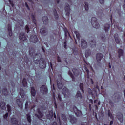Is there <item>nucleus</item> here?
<instances>
[{
  "mask_svg": "<svg viewBox=\"0 0 125 125\" xmlns=\"http://www.w3.org/2000/svg\"><path fill=\"white\" fill-rule=\"evenodd\" d=\"M76 98H78V99H82V98L83 96H82V94L81 93V92L78 91L76 95Z\"/></svg>",
  "mask_w": 125,
  "mask_h": 125,
  "instance_id": "7c9ffc66",
  "label": "nucleus"
},
{
  "mask_svg": "<svg viewBox=\"0 0 125 125\" xmlns=\"http://www.w3.org/2000/svg\"><path fill=\"white\" fill-rule=\"evenodd\" d=\"M2 93L5 96H7V95H8V92H7V89H6V88H3L2 89Z\"/></svg>",
  "mask_w": 125,
  "mask_h": 125,
  "instance_id": "bb28decb",
  "label": "nucleus"
},
{
  "mask_svg": "<svg viewBox=\"0 0 125 125\" xmlns=\"http://www.w3.org/2000/svg\"><path fill=\"white\" fill-rule=\"evenodd\" d=\"M91 23L93 28H95V29H98V28L100 27L99 23L97 22V19L95 17L92 18Z\"/></svg>",
  "mask_w": 125,
  "mask_h": 125,
  "instance_id": "f257e3e1",
  "label": "nucleus"
},
{
  "mask_svg": "<svg viewBox=\"0 0 125 125\" xmlns=\"http://www.w3.org/2000/svg\"><path fill=\"white\" fill-rule=\"evenodd\" d=\"M102 58H103V55H102V54L99 53L97 54L96 59L98 63V62L99 63V62L101 61V59H102Z\"/></svg>",
  "mask_w": 125,
  "mask_h": 125,
  "instance_id": "2eb2a0df",
  "label": "nucleus"
},
{
  "mask_svg": "<svg viewBox=\"0 0 125 125\" xmlns=\"http://www.w3.org/2000/svg\"><path fill=\"white\" fill-rule=\"evenodd\" d=\"M62 119L64 122H66L67 121V117H66V115L65 114H62Z\"/></svg>",
  "mask_w": 125,
  "mask_h": 125,
  "instance_id": "79ce46f5",
  "label": "nucleus"
},
{
  "mask_svg": "<svg viewBox=\"0 0 125 125\" xmlns=\"http://www.w3.org/2000/svg\"><path fill=\"white\" fill-rule=\"evenodd\" d=\"M8 31L9 33V36H10V37H11V36H12V31L11 29V25L10 24L8 25Z\"/></svg>",
  "mask_w": 125,
  "mask_h": 125,
  "instance_id": "4be33fe9",
  "label": "nucleus"
},
{
  "mask_svg": "<svg viewBox=\"0 0 125 125\" xmlns=\"http://www.w3.org/2000/svg\"><path fill=\"white\" fill-rule=\"evenodd\" d=\"M85 4V9L86 11H87V10H88V3H87V2H85L84 3Z\"/></svg>",
  "mask_w": 125,
  "mask_h": 125,
  "instance_id": "09e8293b",
  "label": "nucleus"
},
{
  "mask_svg": "<svg viewBox=\"0 0 125 125\" xmlns=\"http://www.w3.org/2000/svg\"><path fill=\"white\" fill-rule=\"evenodd\" d=\"M16 102L19 108H20L21 109H22V108H23V102L20 101V99H17Z\"/></svg>",
  "mask_w": 125,
  "mask_h": 125,
  "instance_id": "9d476101",
  "label": "nucleus"
},
{
  "mask_svg": "<svg viewBox=\"0 0 125 125\" xmlns=\"http://www.w3.org/2000/svg\"><path fill=\"white\" fill-rule=\"evenodd\" d=\"M103 13V10H102V8H99L97 11V15L99 17H101L102 16V14Z\"/></svg>",
  "mask_w": 125,
  "mask_h": 125,
  "instance_id": "4468645a",
  "label": "nucleus"
},
{
  "mask_svg": "<svg viewBox=\"0 0 125 125\" xmlns=\"http://www.w3.org/2000/svg\"><path fill=\"white\" fill-rule=\"evenodd\" d=\"M40 91L43 94H46L48 92L47 87L46 85H42L40 88Z\"/></svg>",
  "mask_w": 125,
  "mask_h": 125,
  "instance_id": "7ed1b4c3",
  "label": "nucleus"
},
{
  "mask_svg": "<svg viewBox=\"0 0 125 125\" xmlns=\"http://www.w3.org/2000/svg\"><path fill=\"white\" fill-rule=\"evenodd\" d=\"M31 93L32 96L35 97L36 96V90L34 87H32L31 88Z\"/></svg>",
  "mask_w": 125,
  "mask_h": 125,
  "instance_id": "c85d7f7f",
  "label": "nucleus"
},
{
  "mask_svg": "<svg viewBox=\"0 0 125 125\" xmlns=\"http://www.w3.org/2000/svg\"><path fill=\"white\" fill-rule=\"evenodd\" d=\"M68 75L70 76L71 78L72 79V81H75V79L74 78V75H73V73L71 72H68Z\"/></svg>",
  "mask_w": 125,
  "mask_h": 125,
  "instance_id": "49530a36",
  "label": "nucleus"
},
{
  "mask_svg": "<svg viewBox=\"0 0 125 125\" xmlns=\"http://www.w3.org/2000/svg\"><path fill=\"white\" fill-rule=\"evenodd\" d=\"M101 4H104V0H99Z\"/></svg>",
  "mask_w": 125,
  "mask_h": 125,
  "instance_id": "6e6d98bb",
  "label": "nucleus"
},
{
  "mask_svg": "<svg viewBox=\"0 0 125 125\" xmlns=\"http://www.w3.org/2000/svg\"><path fill=\"white\" fill-rule=\"evenodd\" d=\"M88 91H89V94H92V91L91 90V89H88Z\"/></svg>",
  "mask_w": 125,
  "mask_h": 125,
  "instance_id": "052dcab7",
  "label": "nucleus"
},
{
  "mask_svg": "<svg viewBox=\"0 0 125 125\" xmlns=\"http://www.w3.org/2000/svg\"><path fill=\"white\" fill-rule=\"evenodd\" d=\"M11 123H12V125H19L18 124L17 119H16V118H12L11 119Z\"/></svg>",
  "mask_w": 125,
  "mask_h": 125,
  "instance_id": "a211bd4d",
  "label": "nucleus"
},
{
  "mask_svg": "<svg viewBox=\"0 0 125 125\" xmlns=\"http://www.w3.org/2000/svg\"><path fill=\"white\" fill-rule=\"evenodd\" d=\"M4 119H7V117H8V113H6L5 115H4Z\"/></svg>",
  "mask_w": 125,
  "mask_h": 125,
  "instance_id": "864d4df0",
  "label": "nucleus"
},
{
  "mask_svg": "<svg viewBox=\"0 0 125 125\" xmlns=\"http://www.w3.org/2000/svg\"><path fill=\"white\" fill-rule=\"evenodd\" d=\"M80 88L81 90L82 91V92H84V91L83 90V83H81L80 84Z\"/></svg>",
  "mask_w": 125,
  "mask_h": 125,
  "instance_id": "37998d69",
  "label": "nucleus"
},
{
  "mask_svg": "<svg viewBox=\"0 0 125 125\" xmlns=\"http://www.w3.org/2000/svg\"><path fill=\"white\" fill-rule=\"evenodd\" d=\"M108 116L110 117V119L112 120H114V116H113V114L111 113V111L110 110H108Z\"/></svg>",
  "mask_w": 125,
  "mask_h": 125,
  "instance_id": "e433bc0d",
  "label": "nucleus"
},
{
  "mask_svg": "<svg viewBox=\"0 0 125 125\" xmlns=\"http://www.w3.org/2000/svg\"><path fill=\"white\" fill-rule=\"evenodd\" d=\"M114 38L116 43H120V38H119V36L118 35V34H115L114 35Z\"/></svg>",
  "mask_w": 125,
  "mask_h": 125,
  "instance_id": "a878e982",
  "label": "nucleus"
},
{
  "mask_svg": "<svg viewBox=\"0 0 125 125\" xmlns=\"http://www.w3.org/2000/svg\"><path fill=\"white\" fill-rule=\"evenodd\" d=\"M58 120H59V122L60 123V125H63V124H62V123H61V121H60V118L59 117L58 118Z\"/></svg>",
  "mask_w": 125,
  "mask_h": 125,
  "instance_id": "0e129e2a",
  "label": "nucleus"
},
{
  "mask_svg": "<svg viewBox=\"0 0 125 125\" xmlns=\"http://www.w3.org/2000/svg\"><path fill=\"white\" fill-rule=\"evenodd\" d=\"M110 27H111V25L109 24H106L104 25V29L106 33H107V32H109V29H110Z\"/></svg>",
  "mask_w": 125,
  "mask_h": 125,
  "instance_id": "b1692460",
  "label": "nucleus"
},
{
  "mask_svg": "<svg viewBox=\"0 0 125 125\" xmlns=\"http://www.w3.org/2000/svg\"><path fill=\"white\" fill-rule=\"evenodd\" d=\"M89 43H90V46H91V47H95L96 43H95V41L94 40H91Z\"/></svg>",
  "mask_w": 125,
  "mask_h": 125,
  "instance_id": "cd10ccee",
  "label": "nucleus"
},
{
  "mask_svg": "<svg viewBox=\"0 0 125 125\" xmlns=\"http://www.w3.org/2000/svg\"><path fill=\"white\" fill-rule=\"evenodd\" d=\"M30 41L31 42L36 43L39 41V39H38L37 35H33L30 36Z\"/></svg>",
  "mask_w": 125,
  "mask_h": 125,
  "instance_id": "39448f33",
  "label": "nucleus"
},
{
  "mask_svg": "<svg viewBox=\"0 0 125 125\" xmlns=\"http://www.w3.org/2000/svg\"><path fill=\"white\" fill-rule=\"evenodd\" d=\"M39 66L41 69L46 68V62L43 60L42 62L39 63Z\"/></svg>",
  "mask_w": 125,
  "mask_h": 125,
  "instance_id": "1a4fd4ad",
  "label": "nucleus"
},
{
  "mask_svg": "<svg viewBox=\"0 0 125 125\" xmlns=\"http://www.w3.org/2000/svg\"><path fill=\"white\" fill-rule=\"evenodd\" d=\"M41 110H42V111L45 110V105H43V106L41 107L40 109H38V114H36L35 116L38 119H40V118H42V117L43 116V114L42 112L41 111Z\"/></svg>",
  "mask_w": 125,
  "mask_h": 125,
  "instance_id": "f03ea898",
  "label": "nucleus"
},
{
  "mask_svg": "<svg viewBox=\"0 0 125 125\" xmlns=\"http://www.w3.org/2000/svg\"><path fill=\"white\" fill-rule=\"evenodd\" d=\"M69 120H70V123H72V124H75V123L77 122V119L73 115H70Z\"/></svg>",
  "mask_w": 125,
  "mask_h": 125,
  "instance_id": "dca6fc26",
  "label": "nucleus"
},
{
  "mask_svg": "<svg viewBox=\"0 0 125 125\" xmlns=\"http://www.w3.org/2000/svg\"><path fill=\"white\" fill-rule=\"evenodd\" d=\"M25 6H26V7H27V9H28V10H30V8L29 7V6L28 5V4L27 3V2H25Z\"/></svg>",
  "mask_w": 125,
  "mask_h": 125,
  "instance_id": "13d9d810",
  "label": "nucleus"
},
{
  "mask_svg": "<svg viewBox=\"0 0 125 125\" xmlns=\"http://www.w3.org/2000/svg\"><path fill=\"white\" fill-rule=\"evenodd\" d=\"M101 39L103 41V42H105V40H106V37H105V35L102 34L101 36Z\"/></svg>",
  "mask_w": 125,
  "mask_h": 125,
  "instance_id": "de8ad7c7",
  "label": "nucleus"
},
{
  "mask_svg": "<svg viewBox=\"0 0 125 125\" xmlns=\"http://www.w3.org/2000/svg\"><path fill=\"white\" fill-rule=\"evenodd\" d=\"M7 108L8 113H11V106L8 104Z\"/></svg>",
  "mask_w": 125,
  "mask_h": 125,
  "instance_id": "a18cd8bd",
  "label": "nucleus"
},
{
  "mask_svg": "<svg viewBox=\"0 0 125 125\" xmlns=\"http://www.w3.org/2000/svg\"><path fill=\"white\" fill-rule=\"evenodd\" d=\"M58 100H59V101H62V98H61V95L60 94H58Z\"/></svg>",
  "mask_w": 125,
  "mask_h": 125,
  "instance_id": "8fccbe9b",
  "label": "nucleus"
},
{
  "mask_svg": "<svg viewBox=\"0 0 125 125\" xmlns=\"http://www.w3.org/2000/svg\"><path fill=\"white\" fill-rule=\"evenodd\" d=\"M9 2H10V4H11L12 6L13 7L14 4H13V2L11 1V0H9Z\"/></svg>",
  "mask_w": 125,
  "mask_h": 125,
  "instance_id": "bf43d9fd",
  "label": "nucleus"
},
{
  "mask_svg": "<svg viewBox=\"0 0 125 125\" xmlns=\"http://www.w3.org/2000/svg\"><path fill=\"white\" fill-rule=\"evenodd\" d=\"M40 33L42 36H46V35H47V29H46L45 27L43 26L40 29Z\"/></svg>",
  "mask_w": 125,
  "mask_h": 125,
  "instance_id": "0eeeda50",
  "label": "nucleus"
},
{
  "mask_svg": "<svg viewBox=\"0 0 125 125\" xmlns=\"http://www.w3.org/2000/svg\"><path fill=\"white\" fill-rule=\"evenodd\" d=\"M117 118L119 120V121H120V123H123V122L124 121V117H123V114L121 113H118L117 114Z\"/></svg>",
  "mask_w": 125,
  "mask_h": 125,
  "instance_id": "f3484780",
  "label": "nucleus"
},
{
  "mask_svg": "<svg viewBox=\"0 0 125 125\" xmlns=\"http://www.w3.org/2000/svg\"><path fill=\"white\" fill-rule=\"evenodd\" d=\"M85 70L86 72H87V75H88V74H89V70H88V69H87V67H85Z\"/></svg>",
  "mask_w": 125,
  "mask_h": 125,
  "instance_id": "4d7b16f0",
  "label": "nucleus"
},
{
  "mask_svg": "<svg viewBox=\"0 0 125 125\" xmlns=\"http://www.w3.org/2000/svg\"><path fill=\"white\" fill-rule=\"evenodd\" d=\"M31 105V102L29 101H27L25 103V109L26 111H28V108H30Z\"/></svg>",
  "mask_w": 125,
  "mask_h": 125,
  "instance_id": "412c9836",
  "label": "nucleus"
},
{
  "mask_svg": "<svg viewBox=\"0 0 125 125\" xmlns=\"http://www.w3.org/2000/svg\"><path fill=\"white\" fill-rule=\"evenodd\" d=\"M26 117L28 122L29 123H31V122L32 121V119H31V115H30V114H27L26 115Z\"/></svg>",
  "mask_w": 125,
  "mask_h": 125,
  "instance_id": "c9c22d12",
  "label": "nucleus"
},
{
  "mask_svg": "<svg viewBox=\"0 0 125 125\" xmlns=\"http://www.w3.org/2000/svg\"><path fill=\"white\" fill-rule=\"evenodd\" d=\"M75 34L76 36V38H77V39L78 41H80V38H81V36L80 35V33H79V32L75 31Z\"/></svg>",
  "mask_w": 125,
  "mask_h": 125,
  "instance_id": "72a5a7b5",
  "label": "nucleus"
},
{
  "mask_svg": "<svg viewBox=\"0 0 125 125\" xmlns=\"http://www.w3.org/2000/svg\"><path fill=\"white\" fill-rule=\"evenodd\" d=\"M35 54V50L33 48H30L29 50V55L31 56H33Z\"/></svg>",
  "mask_w": 125,
  "mask_h": 125,
  "instance_id": "473e14b6",
  "label": "nucleus"
},
{
  "mask_svg": "<svg viewBox=\"0 0 125 125\" xmlns=\"http://www.w3.org/2000/svg\"><path fill=\"white\" fill-rule=\"evenodd\" d=\"M124 8H125V0H124V4L123 5Z\"/></svg>",
  "mask_w": 125,
  "mask_h": 125,
  "instance_id": "774afa93",
  "label": "nucleus"
},
{
  "mask_svg": "<svg viewBox=\"0 0 125 125\" xmlns=\"http://www.w3.org/2000/svg\"><path fill=\"white\" fill-rule=\"evenodd\" d=\"M64 33L65 37L67 36V34H69V32H68V30H67V29L64 30Z\"/></svg>",
  "mask_w": 125,
  "mask_h": 125,
  "instance_id": "5fc2aeb1",
  "label": "nucleus"
},
{
  "mask_svg": "<svg viewBox=\"0 0 125 125\" xmlns=\"http://www.w3.org/2000/svg\"><path fill=\"white\" fill-rule=\"evenodd\" d=\"M57 60L58 62H61V59H60V57H58Z\"/></svg>",
  "mask_w": 125,
  "mask_h": 125,
  "instance_id": "e2e57ef3",
  "label": "nucleus"
},
{
  "mask_svg": "<svg viewBox=\"0 0 125 125\" xmlns=\"http://www.w3.org/2000/svg\"><path fill=\"white\" fill-rule=\"evenodd\" d=\"M62 94H63L65 97L68 96V95L70 94L69 90L66 87H64L63 89L62 90Z\"/></svg>",
  "mask_w": 125,
  "mask_h": 125,
  "instance_id": "6e6552de",
  "label": "nucleus"
},
{
  "mask_svg": "<svg viewBox=\"0 0 125 125\" xmlns=\"http://www.w3.org/2000/svg\"><path fill=\"white\" fill-rule=\"evenodd\" d=\"M18 91H19V93L22 98L25 97V91H24V90L22 89H20L19 90V89H18Z\"/></svg>",
  "mask_w": 125,
  "mask_h": 125,
  "instance_id": "ddd939ff",
  "label": "nucleus"
},
{
  "mask_svg": "<svg viewBox=\"0 0 125 125\" xmlns=\"http://www.w3.org/2000/svg\"><path fill=\"white\" fill-rule=\"evenodd\" d=\"M52 125H57V123L56 122H54L53 123Z\"/></svg>",
  "mask_w": 125,
  "mask_h": 125,
  "instance_id": "338daca9",
  "label": "nucleus"
},
{
  "mask_svg": "<svg viewBox=\"0 0 125 125\" xmlns=\"http://www.w3.org/2000/svg\"><path fill=\"white\" fill-rule=\"evenodd\" d=\"M81 47L84 49L87 47V42L84 39L81 40Z\"/></svg>",
  "mask_w": 125,
  "mask_h": 125,
  "instance_id": "423d86ee",
  "label": "nucleus"
},
{
  "mask_svg": "<svg viewBox=\"0 0 125 125\" xmlns=\"http://www.w3.org/2000/svg\"><path fill=\"white\" fill-rule=\"evenodd\" d=\"M119 58H120L121 56H123L124 54V51L122 49H119L118 51Z\"/></svg>",
  "mask_w": 125,
  "mask_h": 125,
  "instance_id": "2f4dec72",
  "label": "nucleus"
},
{
  "mask_svg": "<svg viewBox=\"0 0 125 125\" xmlns=\"http://www.w3.org/2000/svg\"><path fill=\"white\" fill-rule=\"evenodd\" d=\"M53 96L54 100H55V93H53Z\"/></svg>",
  "mask_w": 125,
  "mask_h": 125,
  "instance_id": "69168bd1",
  "label": "nucleus"
},
{
  "mask_svg": "<svg viewBox=\"0 0 125 125\" xmlns=\"http://www.w3.org/2000/svg\"><path fill=\"white\" fill-rule=\"evenodd\" d=\"M25 30H26L27 33H29L30 32V28H29V26L26 25L25 26Z\"/></svg>",
  "mask_w": 125,
  "mask_h": 125,
  "instance_id": "3c124183",
  "label": "nucleus"
},
{
  "mask_svg": "<svg viewBox=\"0 0 125 125\" xmlns=\"http://www.w3.org/2000/svg\"><path fill=\"white\" fill-rule=\"evenodd\" d=\"M5 105H6V104H5L4 102H2L0 103V107L1 110H5V109H6V108L5 107Z\"/></svg>",
  "mask_w": 125,
  "mask_h": 125,
  "instance_id": "5701e85b",
  "label": "nucleus"
},
{
  "mask_svg": "<svg viewBox=\"0 0 125 125\" xmlns=\"http://www.w3.org/2000/svg\"><path fill=\"white\" fill-rule=\"evenodd\" d=\"M30 16H31V18H32V20H33V21L34 23V24L36 25V19H35V15L32 14L30 15Z\"/></svg>",
  "mask_w": 125,
  "mask_h": 125,
  "instance_id": "a19ab883",
  "label": "nucleus"
},
{
  "mask_svg": "<svg viewBox=\"0 0 125 125\" xmlns=\"http://www.w3.org/2000/svg\"><path fill=\"white\" fill-rule=\"evenodd\" d=\"M90 54H91V52H90V50L86 51L85 53V57L87 58V57H88Z\"/></svg>",
  "mask_w": 125,
  "mask_h": 125,
  "instance_id": "4c0bfd02",
  "label": "nucleus"
},
{
  "mask_svg": "<svg viewBox=\"0 0 125 125\" xmlns=\"http://www.w3.org/2000/svg\"><path fill=\"white\" fill-rule=\"evenodd\" d=\"M73 111L77 117H81L82 116V111L78 110V108L76 106L73 107Z\"/></svg>",
  "mask_w": 125,
  "mask_h": 125,
  "instance_id": "20e7f679",
  "label": "nucleus"
},
{
  "mask_svg": "<svg viewBox=\"0 0 125 125\" xmlns=\"http://www.w3.org/2000/svg\"><path fill=\"white\" fill-rule=\"evenodd\" d=\"M65 10L67 16H69L70 15V6L69 4H66V6L65 7Z\"/></svg>",
  "mask_w": 125,
  "mask_h": 125,
  "instance_id": "6ab92c4d",
  "label": "nucleus"
},
{
  "mask_svg": "<svg viewBox=\"0 0 125 125\" xmlns=\"http://www.w3.org/2000/svg\"><path fill=\"white\" fill-rule=\"evenodd\" d=\"M72 71L73 72V74H74L76 77H78V76H79V74H80L79 70L74 68L72 69Z\"/></svg>",
  "mask_w": 125,
  "mask_h": 125,
  "instance_id": "c756f323",
  "label": "nucleus"
},
{
  "mask_svg": "<svg viewBox=\"0 0 125 125\" xmlns=\"http://www.w3.org/2000/svg\"><path fill=\"white\" fill-rule=\"evenodd\" d=\"M19 24H20L21 27H23V26H24V21H23V20H21L19 21Z\"/></svg>",
  "mask_w": 125,
  "mask_h": 125,
  "instance_id": "ea45409f",
  "label": "nucleus"
},
{
  "mask_svg": "<svg viewBox=\"0 0 125 125\" xmlns=\"http://www.w3.org/2000/svg\"><path fill=\"white\" fill-rule=\"evenodd\" d=\"M54 104H55L54 108H55V109H57V104H56V102H54Z\"/></svg>",
  "mask_w": 125,
  "mask_h": 125,
  "instance_id": "680f3d73",
  "label": "nucleus"
},
{
  "mask_svg": "<svg viewBox=\"0 0 125 125\" xmlns=\"http://www.w3.org/2000/svg\"><path fill=\"white\" fill-rule=\"evenodd\" d=\"M42 21L45 25H46V24H48V18H47V17L46 16L43 17L42 19Z\"/></svg>",
  "mask_w": 125,
  "mask_h": 125,
  "instance_id": "393cba45",
  "label": "nucleus"
},
{
  "mask_svg": "<svg viewBox=\"0 0 125 125\" xmlns=\"http://www.w3.org/2000/svg\"><path fill=\"white\" fill-rule=\"evenodd\" d=\"M57 86H58L59 89H62V87H63V84H62L61 80H57Z\"/></svg>",
  "mask_w": 125,
  "mask_h": 125,
  "instance_id": "f8f14e48",
  "label": "nucleus"
},
{
  "mask_svg": "<svg viewBox=\"0 0 125 125\" xmlns=\"http://www.w3.org/2000/svg\"><path fill=\"white\" fill-rule=\"evenodd\" d=\"M19 39L21 42L27 40V38H26L24 33H20Z\"/></svg>",
  "mask_w": 125,
  "mask_h": 125,
  "instance_id": "9b49d317",
  "label": "nucleus"
},
{
  "mask_svg": "<svg viewBox=\"0 0 125 125\" xmlns=\"http://www.w3.org/2000/svg\"><path fill=\"white\" fill-rule=\"evenodd\" d=\"M54 15L55 16V19H58V14H57V12H56V9H54Z\"/></svg>",
  "mask_w": 125,
  "mask_h": 125,
  "instance_id": "58836bf2",
  "label": "nucleus"
},
{
  "mask_svg": "<svg viewBox=\"0 0 125 125\" xmlns=\"http://www.w3.org/2000/svg\"><path fill=\"white\" fill-rule=\"evenodd\" d=\"M63 45H64V48H67V41H65L64 42V44H63Z\"/></svg>",
  "mask_w": 125,
  "mask_h": 125,
  "instance_id": "603ef678",
  "label": "nucleus"
},
{
  "mask_svg": "<svg viewBox=\"0 0 125 125\" xmlns=\"http://www.w3.org/2000/svg\"><path fill=\"white\" fill-rule=\"evenodd\" d=\"M47 118H48V119H49V120H50V119H52V118H53V110H51L49 111V114L47 115Z\"/></svg>",
  "mask_w": 125,
  "mask_h": 125,
  "instance_id": "aec40b11",
  "label": "nucleus"
},
{
  "mask_svg": "<svg viewBox=\"0 0 125 125\" xmlns=\"http://www.w3.org/2000/svg\"><path fill=\"white\" fill-rule=\"evenodd\" d=\"M22 84L24 87L27 86V80L25 78H23L22 81Z\"/></svg>",
  "mask_w": 125,
  "mask_h": 125,
  "instance_id": "f704fd0d",
  "label": "nucleus"
},
{
  "mask_svg": "<svg viewBox=\"0 0 125 125\" xmlns=\"http://www.w3.org/2000/svg\"><path fill=\"white\" fill-rule=\"evenodd\" d=\"M72 50L74 55H77V54H78V50L76 48L73 49Z\"/></svg>",
  "mask_w": 125,
  "mask_h": 125,
  "instance_id": "c03bdc74",
  "label": "nucleus"
}]
</instances>
